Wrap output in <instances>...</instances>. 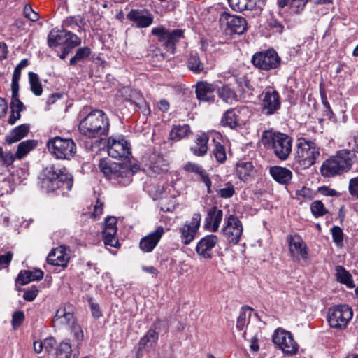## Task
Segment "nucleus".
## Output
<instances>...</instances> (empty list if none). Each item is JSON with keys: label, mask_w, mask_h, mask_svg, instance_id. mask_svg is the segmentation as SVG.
<instances>
[{"label": "nucleus", "mask_w": 358, "mask_h": 358, "mask_svg": "<svg viewBox=\"0 0 358 358\" xmlns=\"http://www.w3.org/2000/svg\"><path fill=\"white\" fill-rule=\"evenodd\" d=\"M44 173L41 187L46 192L59 191L64 194L72 189L73 178L66 167L57 168L52 166L46 168Z\"/></svg>", "instance_id": "nucleus-1"}, {"label": "nucleus", "mask_w": 358, "mask_h": 358, "mask_svg": "<svg viewBox=\"0 0 358 358\" xmlns=\"http://www.w3.org/2000/svg\"><path fill=\"white\" fill-rule=\"evenodd\" d=\"M90 108L84 107L79 113L83 117L79 124L80 132L97 134H107L109 131L110 122L106 114L101 110H93L88 112Z\"/></svg>", "instance_id": "nucleus-2"}, {"label": "nucleus", "mask_w": 358, "mask_h": 358, "mask_svg": "<svg viewBox=\"0 0 358 358\" xmlns=\"http://www.w3.org/2000/svg\"><path fill=\"white\" fill-rule=\"evenodd\" d=\"M355 158L352 151L342 150L336 155L325 160L321 166V173L324 177H333L348 171Z\"/></svg>", "instance_id": "nucleus-3"}, {"label": "nucleus", "mask_w": 358, "mask_h": 358, "mask_svg": "<svg viewBox=\"0 0 358 358\" xmlns=\"http://www.w3.org/2000/svg\"><path fill=\"white\" fill-rule=\"evenodd\" d=\"M99 166L103 174L114 182L127 186L132 181L134 171L122 164L101 159Z\"/></svg>", "instance_id": "nucleus-4"}, {"label": "nucleus", "mask_w": 358, "mask_h": 358, "mask_svg": "<svg viewBox=\"0 0 358 358\" xmlns=\"http://www.w3.org/2000/svg\"><path fill=\"white\" fill-rule=\"evenodd\" d=\"M49 152L59 159L69 160L76 152L74 141L70 138L55 136L47 143Z\"/></svg>", "instance_id": "nucleus-5"}, {"label": "nucleus", "mask_w": 358, "mask_h": 358, "mask_svg": "<svg viewBox=\"0 0 358 358\" xmlns=\"http://www.w3.org/2000/svg\"><path fill=\"white\" fill-rule=\"evenodd\" d=\"M353 316L351 307L346 304L334 306L329 308L327 320L331 327L345 329Z\"/></svg>", "instance_id": "nucleus-6"}, {"label": "nucleus", "mask_w": 358, "mask_h": 358, "mask_svg": "<svg viewBox=\"0 0 358 358\" xmlns=\"http://www.w3.org/2000/svg\"><path fill=\"white\" fill-rule=\"evenodd\" d=\"M296 155L299 163L304 167H309L315 163L320 151L315 143L301 137L298 139Z\"/></svg>", "instance_id": "nucleus-7"}, {"label": "nucleus", "mask_w": 358, "mask_h": 358, "mask_svg": "<svg viewBox=\"0 0 358 358\" xmlns=\"http://www.w3.org/2000/svg\"><path fill=\"white\" fill-rule=\"evenodd\" d=\"M151 33L157 38L160 43H163L166 51L172 54L175 52L176 43L184 38V32L182 29H174L169 31L163 26L152 28Z\"/></svg>", "instance_id": "nucleus-8"}, {"label": "nucleus", "mask_w": 358, "mask_h": 358, "mask_svg": "<svg viewBox=\"0 0 358 358\" xmlns=\"http://www.w3.org/2000/svg\"><path fill=\"white\" fill-rule=\"evenodd\" d=\"M251 62L257 69L271 71L280 67L281 59L274 49L256 52L252 57Z\"/></svg>", "instance_id": "nucleus-9"}, {"label": "nucleus", "mask_w": 358, "mask_h": 358, "mask_svg": "<svg viewBox=\"0 0 358 358\" xmlns=\"http://www.w3.org/2000/svg\"><path fill=\"white\" fill-rule=\"evenodd\" d=\"M106 147L113 158H129L131 153L130 143L121 136H110L106 141Z\"/></svg>", "instance_id": "nucleus-10"}, {"label": "nucleus", "mask_w": 358, "mask_h": 358, "mask_svg": "<svg viewBox=\"0 0 358 358\" xmlns=\"http://www.w3.org/2000/svg\"><path fill=\"white\" fill-rule=\"evenodd\" d=\"M273 341L285 355H293L298 351V344L289 331L278 329L273 336Z\"/></svg>", "instance_id": "nucleus-11"}, {"label": "nucleus", "mask_w": 358, "mask_h": 358, "mask_svg": "<svg viewBox=\"0 0 358 358\" xmlns=\"http://www.w3.org/2000/svg\"><path fill=\"white\" fill-rule=\"evenodd\" d=\"M289 252L294 262H299L301 259L307 260L308 249L304 241L298 234L289 235L287 237Z\"/></svg>", "instance_id": "nucleus-12"}, {"label": "nucleus", "mask_w": 358, "mask_h": 358, "mask_svg": "<svg viewBox=\"0 0 358 358\" xmlns=\"http://www.w3.org/2000/svg\"><path fill=\"white\" fill-rule=\"evenodd\" d=\"M201 220V215L199 213H194L190 221H187L179 228L180 241L184 245H189L195 238Z\"/></svg>", "instance_id": "nucleus-13"}, {"label": "nucleus", "mask_w": 358, "mask_h": 358, "mask_svg": "<svg viewBox=\"0 0 358 358\" xmlns=\"http://www.w3.org/2000/svg\"><path fill=\"white\" fill-rule=\"evenodd\" d=\"M222 232L229 242L237 244L243 233L241 222L236 216L230 215L222 229Z\"/></svg>", "instance_id": "nucleus-14"}, {"label": "nucleus", "mask_w": 358, "mask_h": 358, "mask_svg": "<svg viewBox=\"0 0 358 358\" xmlns=\"http://www.w3.org/2000/svg\"><path fill=\"white\" fill-rule=\"evenodd\" d=\"M218 243L219 238L216 235H206L198 241L195 251L201 257L210 259L213 257V249Z\"/></svg>", "instance_id": "nucleus-15"}, {"label": "nucleus", "mask_w": 358, "mask_h": 358, "mask_svg": "<svg viewBox=\"0 0 358 358\" xmlns=\"http://www.w3.org/2000/svg\"><path fill=\"white\" fill-rule=\"evenodd\" d=\"M222 23H226L230 34H242L247 29V22L243 17L223 13L220 19Z\"/></svg>", "instance_id": "nucleus-16"}, {"label": "nucleus", "mask_w": 358, "mask_h": 358, "mask_svg": "<svg viewBox=\"0 0 358 358\" xmlns=\"http://www.w3.org/2000/svg\"><path fill=\"white\" fill-rule=\"evenodd\" d=\"M127 18L139 29L150 27L154 20L153 15L147 9H131Z\"/></svg>", "instance_id": "nucleus-17"}, {"label": "nucleus", "mask_w": 358, "mask_h": 358, "mask_svg": "<svg viewBox=\"0 0 358 358\" xmlns=\"http://www.w3.org/2000/svg\"><path fill=\"white\" fill-rule=\"evenodd\" d=\"M55 327L61 328H69L75 322V317L73 313V307L71 305H64L60 307L56 312L52 320Z\"/></svg>", "instance_id": "nucleus-18"}, {"label": "nucleus", "mask_w": 358, "mask_h": 358, "mask_svg": "<svg viewBox=\"0 0 358 358\" xmlns=\"http://www.w3.org/2000/svg\"><path fill=\"white\" fill-rule=\"evenodd\" d=\"M273 148L276 156L286 159L292 151V139L289 136H273Z\"/></svg>", "instance_id": "nucleus-19"}, {"label": "nucleus", "mask_w": 358, "mask_h": 358, "mask_svg": "<svg viewBox=\"0 0 358 358\" xmlns=\"http://www.w3.org/2000/svg\"><path fill=\"white\" fill-rule=\"evenodd\" d=\"M117 219L115 217H108L105 219L104 228L102 231L103 238L105 245L117 248L120 245L119 241L116 236L117 234Z\"/></svg>", "instance_id": "nucleus-20"}, {"label": "nucleus", "mask_w": 358, "mask_h": 358, "mask_svg": "<svg viewBox=\"0 0 358 358\" xmlns=\"http://www.w3.org/2000/svg\"><path fill=\"white\" fill-rule=\"evenodd\" d=\"M280 108L279 94L275 90H268L263 94L262 108L266 115H272Z\"/></svg>", "instance_id": "nucleus-21"}, {"label": "nucleus", "mask_w": 358, "mask_h": 358, "mask_svg": "<svg viewBox=\"0 0 358 358\" xmlns=\"http://www.w3.org/2000/svg\"><path fill=\"white\" fill-rule=\"evenodd\" d=\"M164 233V227L158 226L154 231L149 233L141 239L139 243L140 249L144 252H152L158 244Z\"/></svg>", "instance_id": "nucleus-22"}, {"label": "nucleus", "mask_w": 358, "mask_h": 358, "mask_svg": "<svg viewBox=\"0 0 358 358\" xmlns=\"http://www.w3.org/2000/svg\"><path fill=\"white\" fill-rule=\"evenodd\" d=\"M223 217V211L216 206L210 208L204 220V229L211 231H217Z\"/></svg>", "instance_id": "nucleus-23"}, {"label": "nucleus", "mask_w": 358, "mask_h": 358, "mask_svg": "<svg viewBox=\"0 0 358 358\" xmlns=\"http://www.w3.org/2000/svg\"><path fill=\"white\" fill-rule=\"evenodd\" d=\"M69 259V253L64 246H59L51 250L47 257L48 264L53 266H66Z\"/></svg>", "instance_id": "nucleus-24"}, {"label": "nucleus", "mask_w": 358, "mask_h": 358, "mask_svg": "<svg viewBox=\"0 0 358 358\" xmlns=\"http://www.w3.org/2000/svg\"><path fill=\"white\" fill-rule=\"evenodd\" d=\"M255 168L251 162L240 161L236 164V175L237 178L245 182L255 178Z\"/></svg>", "instance_id": "nucleus-25"}, {"label": "nucleus", "mask_w": 358, "mask_h": 358, "mask_svg": "<svg viewBox=\"0 0 358 358\" xmlns=\"http://www.w3.org/2000/svg\"><path fill=\"white\" fill-rule=\"evenodd\" d=\"M215 87L206 82H200L196 86V95L199 100L213 103L215 101Z\"/></svg>", "instance_id": "nucleus-26"}, {"label": "nucleus", "mask_w": 358, "mask_h": 358, "mask_svg": "<svg viewBox=\"0 0 358 358\" xmlns=\"http://www.w3.org/2000/svg\"><path fill=\"white\" fill-rule=\"evenodd\" d=\"M184 170L189 173H194L199 175L201 177L202 182L206 186L208 193H211V180L208 173L201 166L198 164L189 162L184 166Z\"/></svg>", "instance_id": "nucleus-27"}, {"label": "nucleus", "mask_w": 358, "mask_h": 358, "mask_svg": "<svg viewBox=\"0 0 358 358\" xmlns=\"http://www.w3.org/2000/svg\"><path fill=\"white\" fill-rule=\"evenodd\" d=\"M270 173L273 178L279 183L287 184L292 178V171L284 167L273 166L270 169Z\"/></svg>", "instance_id": "nucleus-28"}, {"label": "nucleus", "mask_w": 358, "mask_h": 358, "mask_svg": "<svg viewBox=\"0 0 358 358\" xmlns=\"http://www.w3.org/2000/svg\"><path fill=\"white\" fill-rule=\"evenodd\" d=\"M208 136H198L193 144L190 145L191 152L197 157L206 155L208 150Z\"/></svg>", "instance_id": "nucleus-29"}, {"label": "nucleus", "mask_w": 358, "mask_h": 358, "mask_svg": "<svg viewBox=\"0 0 358 358\" xmlns=\"http://www.w3.org/2000/svg\"><path fill=\"white\" fill-rule=\"evenodd\" d=\"M158 340V334L153 329L148 331L138 343V350H151Z\"/></svg>", "instance_id": "nucleus-30"}, {"label": "nucleus", "mask_w": 358, "mask_h": 358, "mask_svg": "<svg viewBox=\"0 0 358 358\" xmlns=\"http://www.w3.org/2000/svg\"><path fill=\"white\" fill-rule=\"evenodd\" d=\"M43 277V272L41 270L22 271L17 276V282L20 285H27L31 281L38 280Z\"/></svg>", "instance_id": "nucleus-31"}, {"label": "nucleus", "mask_w": 358, "mask_h": 358, "mask_svg": "<svg viewBox=\"0 0 358 358\" xmlns=\"http://www.w3.org/2000/svg\"><path fill=\"white\" fill-rule=\"evenodd\" d=\"M38 144V141L29 139L20 142L15 152V157L17 159H21L24 157L28 153L37 147Z\"/></svg>", "instance_id": "nucleus-32"}, {"label": "nucleus", "mask_w": 358, "mask_h": 358, "mask_svg": "<svg viewBox=\"0 0 358 358\" xmlns=\"http://www.w3.org/2000/svg\"><path fill=\"white\" fill-rule=\"evenodd\" d=\"M188 69L194 73L199 74L204 71V64L201 62L197 53H191L187 62Z\"/></svg>", "instance_id": "nucleus-33"}, {"label": "nucleus", "mask_w": 358, "mask_h": 358, "mask_svg": "<svg viewBox=\"0 0 358 358\" xmlns=\"http://www.w3.org/2000/svg\"><path fill=\"white\" fill-rule=\"evenodd\" d=\"M252 309L249 307L243 308L236 322V327L242 331L249 324Z\"/></svg>", "instance_id": "nucleus-34"}, {"label": "nucleus", "mask_w": 358, "mask_h": 358, "mask_svg": "<svg viewBox=\"0 0 358 358\" xmlns=\"http://www.w3.org/2000/svg\"><path fill=\"white\" fill-rule=\"evenodd\" d=\"M71 345L66 341H62L55 349V358H71Z\"/></svg>", "instance_id": "nucleus-35"}, {"label": "nucleus", "mask_w": 358, "mask_h": 358, "mask_svg": "<svg viewBox=\"0 0 358 358\" xmlns=\"http://www.w3.org/2000/svg\"><path fill=\"white\" fill-rule=\"evenodd\" d=\"M336 277L338 281L345 284L348 287L352 288L355 287L351 275L342 266L336 267Z\"/></svg>", "instance_id": "nucleus-36"}, {"label": "nucleus", "mask_w": 358, "mask_h": 358, "mask_svg": "<svg viewBox=\"0 0 358 358\" xmlns=\"http://www.w3.org/2000/svg\"><path fill=\"white\" fill-rule=\"evenodd\" d=\"M218 95L220 99L227 103L231 104L237 100L236 93L227 85H224L221 89H219Z\"/></svg>", "instance_id": "nucleus-37"}, {"label": "nucleus", "mask_w": 358, "mask_h": 358, "mask_svg": "<svg viewBox=\"0 0 358 358\" xmlns=\"http://www.w3.org/2000/svg\"><path fill=\"white\" fill-rule=\"evenodd\" d=\"M223 126L229 127L231 129H236L240 125L237 122V116L234 110H228L221 121Z\"/></svg>", "instance_id": "nucleus-38"}, {"label": "nucleus", "mask_w": 358, "mask_h": 358, "mask_svg": "<svg viewBox=\"0 0 358 358\" xmlns=\"http://www.w3.org/2000/svg\"><path fill=\"white\" fill-rule=\"evenodd\" d=\"M29 81L30 83V87H31V92L36 96L41 95L42 92H43V87H42V85L40 82L38 76L34 72H29Z\"/></svg>", "instance_id": "nucleus-39"}, {"label": "nucleus", "mask_w": 358, "mask_h": 358, "mask_svg": "<svg viewBox=\"0 0 358 358\" xmlns=\"http://www.w3.org/2000/svg\"><path fill=\"white\" fill-rule=\"evenodd\" d=\"M20 87H11L12 101L10 103L11 111L21 112L24 108L23 103L19 99Z\"/></svg>", "instance_id": "nucleus-40"}, {"label": "nucleus", "mask_w": 358, "mask_h": 358, "mask_svg": "<svg viewBox=\"0 0 358 358\" xmlns=\"http://www.w3.org/2000/svg\"><path fill=\"white\" fill-rule=\"evenodd\" d=\"M64 31H51L48 38V45L51 48L57 47L58 45L64 43Z\"/></svg>", "instance_id": "nucleus-41"}, {"label": "nucleus", "mask_w": 358, "mask_h": 358, "mask_svg": "<svg viewBox=\"0 0 358 358\" xmlns=\"http://www.w3.org/2000/svg\"><path fill=\"white\" fill-rule=\"evenodd\" d=\"M64 34V43L69 49L78 46L81 43V39L71 31H65Z\"/></svg>", "instance_id": "nucleus-42"}, {"label": "nucleus", "mask_w": 358, "mask_h": 358, "mask_svg": "<svg viewBox=\"0 0 358 358\" xmlns=\"http://www.w3.org/2000/svg\"><path fill=\"white\" fill-rule=\"evenodd\" d=\"M91 50L88 47H82L77 50L76 55L70 59V65H75L78 62L88 57Z\"/></svg>", "instance_id": "nucleus-43"}, {"label": "nucleus", "mask_w": 358, "mask_h": 358, "mask_svg": "<svg viewBox=\"0 0 358 358\" xmlns=\"http://www.w3.org/2000/svg\"><path fill=\"white\" fill-rule=\"evenodd\" d=\"M248 0H228L230 7L238 12L245 10H252Z\"/></svg>", "instance_id": "nucleus-44"}, {"label": "nucleus", "mask_w": 358, "mask_h": 358, "mask_svg": "<svg viewBox=\"0 0 358 358\" xmlns=\"http://www.w3.org/2000/svg\"><path fill=\"white\" fill-rule=\"evenodd\" d=\"M266 29L271 30L273 33L281 34L285 30V27L281 22L271 17L267 20Z\"/></svg>", "instance_id": "nucleus-45"}, {"label": "nucleus", "mask_w": 358, "mask_h": 358, "mask_svg": "<svg viewBox=\"0 0 358 358\" xmlns=\"http://www.w3.org/2000/svg\"><path fill=\"white\" fill-rule=\"evenodd\" d=\"M213 141L215 144L213 154L218 162L223 163L227 159L225 148L220 142H216L215 139Z\"/></svg>", "instance_id": "nucleus-46"}, {"label": "nucleus", "mask_w": 358, "mask_h": 358, "mask_svg": "<svg viewBox=\"0 0 358 358\" xmlns=\"http://www.w3.org/2000/svg\"><path fill=\"white\" fill-rule=\"evenodd\" d=\"M235 194L234 186L231 182H227L224 187L217 190V195L222 199H229Z\"/></svg>", "instance_id": "nucleus-47"}, {"label": "nucleus", "mask_w": 358, "mask_h": 358, "mask_svg": "<svg viewBox=\"0 0 358 358\" xmlns=\"http://www.w3.org/2000/svg\"><path fill=\"white\" fill-rule=\"evenodd\" d=\"M15 157V154L13 155L10 152H4L2 148L0 147V164L8 166L13 164Z\"/></svg>", "instance_id": "nucleus-48"}, {"label": "nucleus", "mask_w": 358, "mask_h": 358, "mask_svg": "<svg viewBox=\"0 0 358 358\" xmlns=\"http://www.w3.org/2000/svg\"><path fill=\"white\" fill-rule=\"evenodd\" d=\"M311 212L315 217H320L327 213L324 204L320 201H315L310 206Z\"/></svg>", "instance_id": "nucleus-49"}, {"label": "nucleus", "mask_w": 358, "mask_h": 358, "mask_svg": "<svg viewBox=\"0 0 358 358\" xmlns=\"http://www.w3.org/2000/svg\"><path fill=\"white\" fill-rule=\"evenodd\" d=\"M332 238L337 246L340 247L343 245V233L341 227L334 226L331 229Z\"/></svg>", "instance_id": "nucleus-50"}, {"label": "nucleus", "mask_w": 358, "mask_h": 358, "mask_svg": "<svg viewBox=\"0 0 358 358\" xmlns=\"http://www.w3.org/2000/svg\"><path fill=\"white\" fill-rule=\"evenodd\" d=\"M309 0H291L290 9L292 13H300Z\"/></svg>", "instance_id": "nucleus-51"}, {"label": "nucleus", "mask_w": 358, "mask_h": 358, "mask_svg": "<svg viewBox=\"0 0 358 358\" xmlns=\"http://www.w3.org/2000/svg\"><path fill=\"white\" fill-rule=\"evenodd\" d=\"M69 329H71V332H73V337L78 345L83 340L84 337L83 331L81 327L78 324L75 322Z\"/></svg>", "instance_id": "nucleus-52"}, {"label": "nucleus", "mask_w": 358, "mask_h": 358, "mask_svg": "<svg viewBox=\"0 0 358 358\" xmlns=\"http://www.w3.org/2000/svg\"><path fill=\"white\" fill-rule=\"evenodd\" d=\"M191 132L190 127L187 124L173 125L170 134H188Z\"/></svg>", "instance_id": "nucleus-53"}, {"label": "nucleus", "mask_w": 358, "mask_h": 358, "mask_svg": "<svg viewBox=\"0 0 358 358\" xmlns=\"http://www.w3.org/2000/svg\"><path fill=\"white\" fill-rule=\"evenodd\" d=\"M320 93L322 103L325 108V110H324L325 115L327 117H329V118H331V115H333V111H332L330 104L327 100L326 92H325L324 90L320 89Z\"/></svg>", "instance_id": "nucleus-54"}, {"label": "nucleus", "mask_w": 358, "mask_h": 358, "mask_svg": "<svg viewBox=\"0 0 358 358\" xmlns=\"http://www.w3.org/2000/svg\"><path fill=\"white\" fill-rule=\"evenodd\" d=\"M23 13L26 18L32 22H36L39 18L38 14L32 9L31 6L28 4L24 6Z\"/></svg>", "instance_id": "nucleus-55"}, {"label": "nucleus", "mask_w": 358, "mask_h": 358, "mask_svg": "<svg viewBox=\"0 0 358 358\" xmlns=\"http://www.w3.org/2000/svg\"><path fill=\"white\" fill-rule=\"evenodd\" d=\"M24 315L22 311L15 312L12 317V325L14 329H17L23 322Z\"/></svg>", "instance_id": "nucleus-56"}, {"label": "nucleus", "mask_w": 358, "mask_h": 358, "mask_svg": "<svg viewBox=\"0 0 358 358\" xmlns=\"http://www.w3.org/2000/svg\"><path fill=\"white\" fill-rule=\"evenodd\" d=\"M38 289L36 286L34 285L30 289H27L24 292L23 299L27 301H34L37 296Z\"/></svg>", "instance_id": "nucleus-57"}, {"label": "nucleus", "mask_w": 358, "mask_h": 358, "mask_svg": "<svg viewBox=\"0 0 358 358\" xmlns=\"http://www.w3.org/2000/svg\"><path fill=\"white\" fill-rule=\"evenodd\" d=\"M83 23V18L80 16H70L66 17L64 22V25L66 27H70L73 24L80 27V24Z\"/></svg>", "instance_id": "nucleus-58"}, {"label": "nucleus", "mask_w": 358, "mask_h": 358, "mask_svg": "<svg viewBox=\"0 0 358 358\" xmlns=\"http://www.w3.org/2000/svg\"><path fill=\"white\" fill-rule=\"evenodd\" d=\"M230 77L233 78V80L240 86L243 87V85L248 86L247 81L245 80V77L243 75H240L237 72L236 70H234L233 73L231 74Z\"/></svg>", "instance_id": "nucleus-59"}, {"label": "nucleus", "mask_w": 358, "mask_h": 358, "mask_svg": "<svg viewBox=\"0 0 358 358\" xmlns=\"http://www.w3.org/2000/svg\"><path fill=\"white\" fill-rule=\"evenodd\" d=\"M349 192L352 196L358 199V177L350 179L349 182Z\"/></svg>", "instance_id": "nucleus-60"}, {"label": "nucleus", "mask_w": 358, "mask_h": 358, "mask_svg": "<svg viewBox=\"0 0 358 358\" xmlns=\"http://www.w3.org/2000/svg\"><path fill=\"white\" fill-rule=\"evenodd\" d=\"M89 303H90V306L92 316L96 319L101 317L102 313L100 310L99 305L98 303H95L94 301H93V300L92 299H90L89 300Z\"/></svg>", "instance_id": "nucleus-61"}, {"label": "nucleus", "mask_w": 358, "mask_h": 358, "mask_svg": "<svg viewBox=\"0 0 358 358\" xmlns=\"http://www.w3.org/2000/svg\"><path fill=\"white\" fill-rule=\"evenodd\" d=\"M42 342H43L44 350L46 352H48V353L50 352L53 350V348L56 344V341L55 340V338L53 337L46 338Z\"/></svg>", "instance_id": "nucleus-62"}, {"label": "nucleus", "mask_w": 358, "mask_h": 358, "mask_svg": "<svg viewBox=\"0 0 358 358\" xmlns=\"http://www.w3.org/2000/svg\"><path fill=\"white\" fill-rule=\"evenodd\" d=\"M21 69L18 65L14 69V72L12 78L11 87H19V80L21 76Z\"/></svg>", "instance_id": "nucleus-63"}, {"label": "nucleus", "mask_w": 358, "mask_h": 358, "mask_svg": "<svg viewBox=\"0 0 358 358\" xmlns=\"http://www.w3.org/2000/svg\"><path fill=\"white\" fill-rule=\"evenodd\" d=\"M157 108L162 113L167 112L170 108L169 102L165 99H162L156 103Z\"/></svg>", "instance_id": "nucleus-64"}]
</instances>
